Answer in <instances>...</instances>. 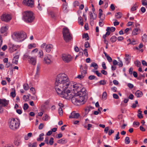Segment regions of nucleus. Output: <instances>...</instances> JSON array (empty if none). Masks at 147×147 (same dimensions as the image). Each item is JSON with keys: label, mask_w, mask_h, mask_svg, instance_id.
Returning a JSON list of instances; mask_svg holds the SVG:
<instances>
[{"label": "nucleus", "mask_w": 147, "mask_h": 147, "mask_svg": "<svg viewBox=\"0 0 147 147\" xmlns=\"http://www.w3.org/2000/svg\"><path fill=\"white\" fill-rule=\"evenodd\" d=\"M70 85V82L67 76L64 73L58 74L55 83V88L58 94L61 95V97L69 99L72 97L71 90L67 89Z\"/></svg>", "instance_id": "nucleus-1"}, {"label": "nucleus", "mask_w": 147, "mask_h": 147, "mask_svg": "<svg viewBox=\"0 0 147 147\" xmlns=\"http://www.w3.org/2000/svg\"><path fill=\"white\" fill-rule=\"evenodd\" d=\"M73 90L75 92L74 96L72 95L71 100L72 102L77 105L78 103L85 102L87 97L86 90L84 88H82V86L80 84L76 83L72 85Z\"/></svg>", "instance_id": "nucleus-2"}, {"label": "nucleus", "mask_w": 147, "mask_h": 147, "mask_svg": "<svg viewBox=\"0 0 147 147\" xmlns=\"http://www.w3.org/2000/svg\"><path fill=\"white\" fill-rule=\"evenodd\" d=\"M12 36L14 40L20 42L23 41L26 38V35L24 32H13Z\"/></svg>", "instance_id": "nucleus-3"}, {"label": "nucleus", "mask_w": 147, "mask_h": 147, "mask_svg": "<svg viewBox=\"0 0 147 147\" xmlns=\"http://www.w3.org/2000/svg\"><path fill=\"white\" fill-rule=\"evenodd\" d=\"M20 121L18 119L12 118L9 120V128L13 130H16L18 129L20 126Z\"/></svg>", "instance_id": "nucleus-4"}, {"label": "nucleus", "mask_w": 147, "mask_h": 147, "mask_svg": "<svg viewBox=\"0 0 147 147\" xmlns=\"http://www.w3.org/2000/svg\"><path fill=\"white\" fill-rule=\"evenodd\" d=\"M23 18L27 22H32L34 19L32 12L31 11L25 12L23 13Z\"/></svg>", "instance_id": "nucleus-5"}, {"label": "nucleus", "mask_w": 147, "mask_h": 147, "mask_svg": "<svg viewBox=\"0 0 147 147\" xmlns=\"http://www.w3.org/2000/svg\"><path fill=\"white\" fill-rule=\"evenodd\" d=\"M8 103V100H6L5 99H1L0 98V114L2 113L3 111L2 107L7 106Z\"/></svg>", "instance_id": "nucleus-6"}, {"label": "nucleus", "mask_w": 147, "mask_h": 147, "mask_svg": "<svg viewBox=\"0 0 147 147\" xmlns=\"http://www.w3.org/2000/svg\"><path fill=\"white\" fill-rule=\"evenodd\" d=\"M1 18L2 21L7 22L11 19V17L10 14L5 13L1 16Z\"/></svg>", "instance_id": "nucleus-7"}, {"label": "nucleus", "mask_w": 147, "mask_h": 147, "mask_svg": "<svg viewBox=\"0 0 147 147\" xmlns=\"http://www.w3.org/2000/svg\"><path fill=\"white\" fill-rule=\"evenodd\" d=\"M62 59L65 63H68L71 61L72 57L69 55L63 54L62 56Z\"/></svg>", "instance_id": "nucleus-8"}, {"label": "nucleus", "mask_w": 147, "mask_h": 147, "mask_svg": "<svg viewBox=\"0 0 147 147\" xmlns=\"http://www.w3.org/2000/svg\"><path fill=\"white\" fill-rule=\"evenodd\" d=\"M52 57L51 55L48 54L45 56L44 59V63L47 65L50 64L52 62Z\"/></svg>", "instance_id": "nucleus-9"}, {"label": "nucleus", "mask_w": 147, "mask_h": 147, "mask_svg": "<svg viewBox=\"0 0 147 147\" xmlns=\"http://www.w3.org/2000/svg\"><path fill=\"white\" fill-rule=\"evenodd\" d=\"M22 3L24 5L32 7L34 5L33 0H24Z\"/></svg>", "instance_id": "nucleus-10"}, {"label": "nucleus", "mask_w": 147, "mask_h": 147, "mask_svg": "<svg viewBox=\"0 0 147 147\" xmlns=\"http://www.w3.org/2000/svg\"><path fill=\"white\" fill-rule=\"evenodd\" d=\"M71 36V34L63 35V39L66 42H68L72 39V38Z\"/></svg>", "instance_id": "nucleus-11"}, {"label": "nucleus", "mask_w": 147, "mask_h": 147, "mask_svg": "<svg viewBox=\"0 0 147 147\" xmlns=\"http://www.w3.org/2000/svg\"><path fill=\"white\" fill-rule=\"evenodd\" d=\"M80 116L79 113H77L75 111L72 112L71 114V115L69 116L70 118L77 119Z\"/></svg>", "instance_id": "nucleus-12"}, {"label": "nucleus", "mask_w": 147, "mask_h": 147, "mask_svg": "<svg viewBox=\"0 0 147 147\" xmlns=\"http://www.w3.org/2000/svg\"><path fill=\"white\" fill-rule=\"evenodd\" d=\"M28 61L32 65H35L36 63V57H31Z\"/></svg>", "instance_id": "nucleus-13"}, {"label": "nucleus", "mask_w": 147, "mask_h": 147, "mask_svg": "<svg viewBox=\"0 0 147 147\" xmlns=\"http://www.w3.org/2000/svg\"><path fill=\"white\" fill-rule=\"evenodd\" d=\"M40 67L39 65H37L36 67V71L35 75V78H37L39 77L40 72Z\"/></svg>", "instance_id": "nucleus-14"}, {"label": "nucleus", "mask_w": 147, "mask_h": 147, "mask_svg": "<svg viewBox=\"0 0 147 147\" xmlns=\"http://www.w3.org/2000/svg\"><path fill=\"white\" fill-rule=\"evenodd\" d=\"M84 68L82 66V65H81L80 67V71L81 72L82 75L83 76H84L85 74L87 73L86 69L87 67L86 66L84 67Z\"/></svg>", "instance_id": "nucleus-15"}, {"label": "nucleus", "mask_w": 147, "mask_h": 147, "mask_svg": "<svg viewBox=\"0 0 147 147\" xmlns=\"http://www.w3.org/2000/svg\"><path fill=\"white\" fill-rule=\"evenodd\" d=\"M53 47V46L51 44H48L45 47V50L46 52L48 53L50 52Z\"/></svg>", "instance_id": "nucleus-16"}, {"label": "nucleus", "mask_w": 147, "mask_h": 147, "mask_svg": "<svg viewBox=\"0 0 147 147\" xmlns=\"http://www.w3.org/2000/svg\"><path fill=\"white\" fill-rule=\"evenodd\" d=\"M19 56L18 55H16L14 57L12 61V63L17 65L18 63V59Z\"/></svg>", "instance_id": "nucleus-17"}, {"label": "nucleus", "mask_w": 147, "mask_h": 147, "mask_svg": "<svg viewBox=\"0 0 147 147\" xmlns=\"http://www.w3.org/2000/svg\"><path fill=\"white\" fill-rule=\"evenodd\" d=\"M9 47V50L10 53H12L13 52L16 50V47L13 45L10 44Z\"/></svg>", "instance_id": "nucleus-18"}, {"label": "nucleus", "mask_w": 147, "mask_h": 147, "mask_svg": "<svg viewBox=\"0 0 147 147\" xmlns=\"http://www.w3.org/2000/svg\"><path fill=\"white\" fill-rule=\"evenodd\" d=\"M63 35L68 34H71L69 31V29L67 27L64 28L63 29Z\"/></svg>", "instance_id": "nucleus-19"}, {"label": "nucleus", "mask_w": 147, "mask_h": 147, "mask_svg": "<svg viewBox=\"0 0 147 147\" xmlns=\"http://www.w3.org/2000/svg\"><path fill=\"white\" fill-rule=\"evenodd\" d=\"M135 94L137 98L141 97L143 95L142 92L139 90L137 91Z\"/></svg>", "instance_id": "nucleus-20"}, {"label": "nucleus", "mask_w": 147, "mask_h": 147, "mask_svg": "<svg viewBox=\"0 0 147 147\" xmlns=\"http://www.w3.org/2000/svg\"><path fill=\"white\" fill-rule=\"evenodd\" d=\"M67 142V140L65 139L62 138L58 140L57 142L58 143L62 144H64Z\"/></svg>", "instance_id": "nucleus-21"}, {"label": "nucleus", "mask_w": 147, "mask_h": 147, "mask_svg": "<svg viewBox=\"0 0 147 147\" xmlns=\"http://www.w3.org/2000/svg\"><path fill=\"white\" fill-rule=\"evenodd\" d=\"M8 30V28L6 26H3L1 27L0 32L1 33H3L5 32Z\"/></svg>", "instance_id": "nucleus-22"}, {"label": "nucleus", "mask_w": 147, "mask_h": 147, "mask_svg": "<svg viewBox=\"0 0 147 147\" xmlns=\"http://www.w3.org/2000/svg\"><path fill=\"white\" fill-rule=\"evenodd\" d=\"M62 9L63 11L65 12H67V3L65 2L63 3L62 6Z\"/></svg>", "instance_id": "nucleus-23"}, {"label": "nucleus", "mask_w": 147, "mask_h": 147, "mask_svg": "<svg viewBox=\"0 0 147 147\" xmlns=\"http://www.w3.org/2000/svg\"><path fill=\"white\" fill-rule=\"evenodd\" d=\"M94 16L93 13L92 12H90V20L92 19L93 20H95L97 17V15L96 14L94 13Z\"/></svg>", "instance_id": "nucleus-24"}, {"label": "nucleus", "mask_w": 147, "mask_h": 147, "mask_svg": "<svg viewBox=\"0 0 147 147\" xmlns=\"http://www.w3.org/2000/svg\"><path fill=\"white\" fill-rule=\"evenodd\" d=\"M140 30L139 28L138 27L137 28L134 29L132 32V34L133 35H135L137 34V32L138 30Z\"/></svg>", "instance_id": "nucleus-25"}, {"label": "nucleus", "mask_w": 147, "mask_h": 147, "mask_svg": "<svg viewBox=\"0 0 147 147\" xmlns=\"http://www.w3.org/2000/svg\"><path fill=\"white\" fill-rule=\"evenodd\" d=\"M115 16L117 18L119 19L122 17V14L121 12H118L116 13Z\"/></svg>", "instance_id": "nucleus-26"}, {"label": "nucleus", "mask_w": 147, "mask_h": 147, "mask_svg": "<svg viewBox=\"0 0 147 147\" xmlns=\"http://www.w3.org/2000/svg\"><path fill=\"white\" fill-rule=\"evenodd\" d=\"M90 67H93L95 69H97L98 68V65L95 62H92L91 63Z\"/></svg>", "instance_id": "nucleus-27"}, {"label": "nucleus", "mask_w": 147, "mask_h": 147, "mask_svg": "<svg viewBox=\"0 0 147 147\" xmlns=\"http://www.w3.org/2000/svg\"><path fill=\"white\" fill-rule=\"evenodd\" d=\"M117 39V37L115 36H113L111 38L110 40L112 43H113L115 42Z\"/></svg>", "instance_id": "nucleus-28"}, {"label": "nucleus", "mask_w": 147, "mask_h": 147, "mask_svg": "<svg viewBox=\"0 0 147 147\" xmlns=\"http://www.w3.org/2000/svg\"><path fill=\"white\" fill-rule=\"evenodd\" d=\"M115 30V27H112L110 28L109 27H108L107 28L106 30V31H111L112 32H113Z\"/></svg>", "instance_id": "nucleus-29"}, {"label": "nucleus", "mask_w": 147, "mask_h": 147, "mask_svg": "<svg viewBox=\"0 0 147 147\" xmlns=\"http://www.w3.org/2000/svg\"><path fill=\"white\" fill-rule=\"evenodd\" d=\"M134 63L138 67H140L141 65L140 62L138 60H136V61L134 62Z\"/></svg>", "instance_id": "nucleus-30"}, {"label": "nucleus", "mask_w": 147, "mask_h": 147, "mask_svg": "<svg viewBox=\"0 0 147 147\" xmlns=\"http://www.w3.org/2000/svg\"><path fill=\"white\" fill-rule=\"evenodd\" d=\"M32 135V133H29L27 134V135L25 136L24 138L26 140H28L31 137Z\"/></svg>", "instance_id": "nucleus-31"}, {"label": "nucleus", "mask_w": 147, "mask_h": 147, "mask_svg": "<svg viewBox=\"0 0 147 147\" xmlns=\"http://www.w3.org/2000/svg\"><path fill=\"white\" fill-rule=\"evenodd\" d=\"M82 37L83 38H86V40H88L89 39L88 34L87 33L84 34L82 35Z\"/></svg>", "instance_id": "nucleus-32"}, {"label": "nucleus", "mask_w": 147, "mask_h": 147, "mask_svg": "<svg viewBox=\"0 0 147 147\" xmlns=\"http://www.w3.org/2000/svg\"><path fill=\"white\" fill-rule=\"evenodd\" d=\"M79 23L80 24L81 26H82L83 25V22L82 18L81 16H80L78 18Z\"/></svg>", "instance_id": "nucleus-33"}, {"label": "nucleus", "mask_w": 147, "mask_h": 147, "mask_svg": "<svg viewBox=\"0 0 147 147\" xmlns=\"http://www.w3.org/2000/svg\"><path fill=\"white\" fill-rule=\"evenodd\" d=\"M142 39L143 42H146L147 41V35L144 34L142 37Z\"/></svg>", "instance_id": "nucleus-34"}, {"label": "nucleus", "mask_w": 147, "mask_h": 147, "mask_svg": "<svg viewBox=\"0 0 147 147\" xmlns=\"http://www.w3.org/2000/svg\"><path fill=\"white\" fill-rule=\"evenodd\" d=\"M125 141L126 144H128L130 142L129 138L128 137H125Z\"/></svg>", "instance_id": "nucleus-35"}, {"label": "nucleus", "mask_w": 147, "mask_h": 147, "mask_svg": "<svg viewBox=\"0 0 147 147\" xmlns=\"http://www.w3.org/2000/svg\"><path fill=\"white\" fill-rule=\"evenodd\" d=\"M49 117L48 115L46 114L45 116L43 117L42 119L44 121H47L49 119Z\"/></svg>", "instance_id": "nucleus-36"}, {"label": "nucleus", "mask_w": 147, "mask_h": 147, "mask_svg": "<svg viewBox=\"0 0 147 147\" xmlns=\"http://www.w3.org/2000/svg\"><path fill=\"white\" fill-rule=\"evenodd\" d=\"M138 8V6L137 5V4L136 3L134 6L132 7L131 8V10L132 11H134L136 10V9Z\"/></svg>", "instance_id": "nucleus-37"}, {"label": "nucleus", "mask_w": 147, "mask_h": 147, "mask_svg": "<svg viewBox=\"0 0 147 147\" xmlns=\"http://www.w3.org/2000/svg\"><path fill=\"white\" fill-rule=\"evenodd\" d=\"M23 87L25 90H27L29 89V86L27 84H25L23 85Z\"/></svg>", "instance_id": "nucleus-38"}, {"label": "nucleus", "mask_w": 147, "mask_h": 147, "mask_svg": "<svg viewBox=\"0 0 147 147\" xmlns=\"http://www.w3.org/2000/svg\"><path fill=\"white\" fill-rule=\"evenodd\" d=\"M58 113L60 116L62 115L63 114V111L62 108H59L58 109Z\"/></svg>", "instance_id": "nucleus-39"}, {"label": "nucleus", "mask_w": 147, "mask_h": 147, "mask_svg": "<svg viewBox=\"0 0 147 147\" xmlns=\"http://www.w3.org/2000/svg\"><path fill=\"white\" fill-rule=\"evenodd\" d=\"M54 143V139L53 138H51L49 140V144L50 145H52Z\"/></svg>", "instance_id": "nucleus-40"}, {"label": "nucleus", "mask_w": 147, "mask_h": 147, "mask_svg": "<svg viewBox=\"0 0 147 147\" xmlns=\"http://www.w3.org/2000/svg\"><path fill=\"white\" fill-rule=\"evenodd\" d=\"M28 105L27 103H24L23 106V109L25 110H26L28 108Z\"/></svg>", "instance_id": "nucleus-41"}, {"label": "nucleus", "mask_w": 147, "mask_h": 147, "mask_svg": "<svg viewBox=\"0 0 147 147\" xmlns=\"http://www.w3.org/2000/svg\"><path fill=\"white\" fill-rule=\"evenodd\" d=\"M10 95L13 98H14L15 96L16 95V94L15 92V89H14V90L13 92H11Z\"/></svg>", "instance_id": "nucleus-42"}, {"label": "nucleus", "mask_w": 147, "mask_h": 147, "mask_svg": "<svg viewBox=\"0 0 147 147\" xmlns=\"http://www.w3.org/2000/svg\"><path fill=\"white\" fill-rule=\"evenodd\" d=\"M38 54L39 55V57L41 58H42L43 55V51L41 50L39 51V52Z\"/></svg>", "instance_id": "nucleus-43"}, {"label": "nucleus", "mask_w": 147, "mask_h": 147, "mask_svg": "<svg viewBox=\"0 0 147 147\" xmlns=\"http://www.w3.org/2000/svg\"><path fill=\"white\" fill-rule=\"evenodd\" d=\"M99 83L100 85H104L106 84V82L105 80H101L99 81Z\"/></svg>", "instance_id": "nucleus-44"}, {"label": "nucleus", "mask_w": 147, "mask_h": 147, "mask_svg": "<svg viewBox=\"0 0 147 147\" xmlns=\"http://www.w3.org/2000/svg\"><path fill=\"white\" fill-rule=\"evenodd\" d=\"M107 96V92H104L102 94V98H104L105 99L106 98Z\"/></svg>", "instance_id": "nucleus-45"}, {"label": "nucleus", "mask_w": 147, "mask_h": 147, "mask_svg": "<svg viewBox=\"0 0 147 147\" xmlns=\"http://www.w3.org/2000/svg\"><path fill=\"white\" fill-rule=\"evenodd\" d=\"M138 101L137 100L135 101V104H133L131 107L133 108H135L137 106L136 105V104H138Z\"/></svg>", "instance_id": "nucleus-46"}, {"label": "nucleus", "mask_w": 147, "mask_h": 147, "mask_svg": "<svg viewBox=\"0 0 147 147\" xmlns=\"http://www.w3.org/2000/svg\"><path fill=\"white\" fill-rule=\"evenodd\" d=\"M49 14L52 18H53L56 16L54 12L52 11H50L49 12Z\"/></svg>", "instance_id": "nucleus-47"}, {"label": "nucleus", "mask_w": 147, "mask_h": 147, "mask_svg": "<svg viewBox=\"0 0 147 147\" xmlns=\"http://www.w3.org/2000/svg\"><path fill=\"white\" fill-rule=\"evenodd\" d=\"M142 4L143 5H147V0H142Z\"/></svg>", "instance_id": "nucleus-48"}, {"label": "nucleus", "mask_w": 147, "mask_h": 147, "mask_svg": "<svg viewBox=\"0 0 147 147\" xmlns=\"http://www.w3.org/2000/svg\"><path fill=\"white\" fill-rule=\"evenodd\" d=\"M85 113L86 114H88L89 112L90 111V107H87L85 109Z\"/></svg>", "instance_id": "nucleus-49"}, {"label": "nucleus", "mask_w": 147, "mask_h": 147, "mask_svg": "<svg viewBox=\"0 0 147 147\" xmlns=\"http://www.w3.org/2000/svg\"><path fill=\"white\" fill-rule=\"evenodd\" d=\"M108 61L109 62H111L112 61V59L109 56V55L106 57Z\"/></svg>", "instance_id": "nucleus-50"}, {"label": "nucleus", "mask_w": 147, "mask_h": 147, "mask_svg": "<svg viewBox=\"0 0 147 147\" xmlns=\"http://www.w3.org/2000/svg\"><path fill=\"white\" fill-rule=\"evenodd\" d=\"M79 2L78 1H76L74 3V7H76L79 5Z\"/></svg>", "instance_id": "nucleus-51"}, {"label": "nucleus", "mask_w": 147, "mask_h": 147, "mask_svg": "<svg viewBox=\"0 0 147 147\" xmlns=\"http://www.w3.org/2000/svg\"><path fill=\"white\" fill-rule=\"evenodd\" d=\"M84 46L86 48L90 47V45L88 42L87 41L85 43Z\"/></svg>", "instance_id": "nucleus-52"}, {"label": "nucleus", "mask_w": 147, "mask_h": 147, "mask_svg": "<svg viewBox=\"0 0 147 147\" xmlns=\"http://www.w3.org/2000/svg\"><path fill=\"white\" fill-rule=\"evenodd\" d=\"M102 10L100 9H99V18H100L101 16L102 15Z\"/></svg>", "instance_id": "nucleus-53"}, {"label": "nucleus", "mask_w": 147, "mask_h": 147, "mask_svg": "<svg viewBox=\"0 0 147 147\" xmlns=\"http://www.w3.org/2000/svg\"><path fill=\"white\" fill-rule=\"evenodd\" d=\"M96 78L95 76L94 75H91L89 76L88 79L90 80H92Z\"/></svg>", "instance_id": "nucleus-54"}, {"label": "nucleus", "mask_w": 147, "mask_h": 147, "mask_svg": "<svg viewBox=\"0 0 147 147\" xmlns=\"http://www.w3.org/2000/svg\"><path fill=\"white\" fill-rule=\"evenodd\" d=\"M137 116L138 117L141 119L143 118V116L142 113H138V114L137 115Z\"/></svg>", "instance_id": "nucleus-55"}, {"label": "nucleus", "mask_w": 147, "mask_h": 147, "mask_svg": "<svg viewBox=\"0 0 147 147\" xmlns=\"http://www.w3.org/2000/svg\"><path fill=\"white\" fill-rule=\"evenodd\" d=\"M95 73L98 77H101L102 76V74L101 73H99L98 71H96Z\"/></svg>", "instance_id": "nucleus-56"}, {"label": "nucleus", "mask_w": 147, "mask_h": 147, "mask_svg": "<svg viewBox=\"0 0 147 147\" xmlns=\"http://www.w3.org/2000/svg\"><path fill=\"white\" fill-rule=\"evenodd\" d=\"M84 55L86 56L87 57L88 56V53L87 52V49H85L84 50Z\"/></svg>", "instance_id": "nucleus-57"}, {"label": "nucleus", "mask_w": 147, "mask_h": 147, "mask_svg": "<svg viewBox=\"0 0 147 147\" xmlns=\"http://www.w3.org/2000/svg\"><path fill=\"white\" fill-rule=\"evenodd\" d=\"M30 90L32 92V93L33 94H35V90L34 88L31 87V88H30Z\"/></svg>", "instance_id": "nucleus-58"}, {"label": "nucleus", "mask_w": 147, "mask_h": 147, "mask_svg": "<svg viewBox=\"0 0 147 147\" xmlns=\"http://www.w3.org/2000/svg\"><path fill=\"white\" fill-rule=\"evenodd\" d=\"M127 86L130 89L134 87L133 85L130 83L127 84Z\"/></svg>", "instance_id": "nucleus-59"}, {"label": "nucleus", "mask_w": 147, "mask_h": 147, "mask_svg": "<svg viewBox=\"0 0 147 147\" xmlns=\"http://www.w3.org/2000/svg\"><path fill=\"white\" fill-rule=\"evenodd\" d=\"M114 131L113 129H111L109 131L108 134L109 136H110L111 134L114 133Z\"/></svg>", "instance_id": "nucleus-60"}, {"label": "nucleus", "mask_w": 147, "mask_h": 147, "mask_svg": "<svg viewBox=\"0 0 147 147\" xmlns=\"http://www.w3.org/2000/svg\"><path fill=\"white\" fill-rule=\"evenodd\" d=\"M43 127L44 124L42 123H41L38 126V129H41L43 128Z\"/></svg>", "instance_id": "nucleus-61"}, {"label": "nucleus", "mask_w": 147, "mask_h": 147, "mask_svg": "<svg viewBox=\"0 0 147 147\" xmlns=\"http://www.w3.org/2000/svg\"><path fill=\"white\" fill-rule=\"evenodd\" d=\"M24 58H25L28 59H29L30 58V57H31L30 56H29L27 54H25L24 55Z\"/></svg>", "instance_id": "nucleus-62"}, {"label": "nucleus", "mask_w": 147, "mask_h": 147, "mask_svg": "<svg viewBox=\"0 0 147 147\" xmlns=\"http://www.w3.org/2000/svg\"><path fill=\"white\" fill-rule=\"evenodd\" d=\"M102 66L103 68L104 69H107V67L106 66L105 63V62H103L102 64Z\"/></svg>", "instance_id": "nucleus-63"}, {"label": "nucleus", "mask_w": 147, "mask_h": 147, "mask_svg": "<svg viewBox=\"0 0 147 147\" xmlns=\"http://www.w3.org/2000/svg\"><path fill=\"white\" fill-rule=\"evenodd\" d=\"M7 48V46L6 45H4L1 48V49L3 51H5Z\"/></svg>", "instance_id": "nucleus-64"}]
</instances>
